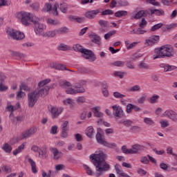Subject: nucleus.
<instances>
[{
	"instance_id": "nucleus-14",
	"label": "nucleus",
	"mask_w": 177,
	"mask_h": 177,
	"mask_svg": "<svg viewBox=\"0 0 177 177\" xmlns=\"http://www.w3.org/2000/svg\"><path fill=\"white\" fill-rule=\"evenodd\" d=\"M98 24H100V28L99 29L100 32H102V34L106 32L107 27H109V21L104 19H100L98 21Z\"/></svg>"
},
{
	"instance_id": "nucleus-25",
	"label": "nucleus",
	"mask_w": 177,
	"mask_h": 177,
	"mask_svg": "<svg viewBox=\"0 0 177 177\" xmlns=\"http://www.w3.org/2000/svg\"><path fill=\"white\" fill-rule=\"evenodd\" d=\"M27 15L21 21L24 26H30V21H31V14L28 12Z\"/></svg>"
},
{
	"instance_id": "nucleus-26",
	"label": "nucleus",
	"mask_w": 177,
	"mask_h": 177,
	"mask_svg": "<svg viewBox=\"0 0 177 177\" xmlns=\"http://www.w3.org/2000/svg\"><path fill=\"white\" fill-rule=\"evenodd\" d=\"M50 66L52 68H57L58 70H67L68 71H73L71 70L67 69V67H66V66L61 64H59L58 65H56V64H50Z\"/></svg>"
},
{
	"instance_id": "nucleus-41",
	"label": "nucleus",
	"mask_w": 177,
	"mask_h": 177,
	"mask_svg": "<svg viewBox=\"0 0 177 177\" xmlns=\"http://www.w3.org/2000/svg\"><path fill=\"white\" fill-rule=\"evenodd\" d=\"M128 15V12L120 10L118 11L115 13V17H123L124 16H127Z\"/></svg>"
},
{
	"instance_id": "nucleus-19",
	"label": "nucleus",
	"mask_w": 177,
	"mask_h": 177,
	"mask_svg": "<svg viewBox=\"0 0 177 177\" xmlns=\"http://www.w3.org/2000/svg\"><path fill=\"white\" fill-rule=\"evenodd\" d=\"M84 85H85V81H82V84L80 83H76L73 87L77 91V93H84L85 92V88H84Z\"/></svg>"
},
{
	"instance_id": "nucleus-1",
	"label": "nucleus",
	"mask_w": 177,
	"mask_h": 177,
	"mask_svg": "<svg viewBox=\"0 0 177 177\" xmlns=\"http://www.w3.org/2000/svg\"><path fill=\"white\" fill-rule=\"evenodd\" d=\"M90 160H91L92 164L95 167V172L93 173L92 169L86 165H84L83 167L86 171L88 175H94L96 177L103 176L107 171L110 170V165L106 162L107 160V155L104 151H100L98 153H93L90 156Z\"/></svg>"
},
{
	"instance_id": "nucleus-21",
	"label": "nucleus",
	"mask_w": 177,
	"mask_h": 177,
	"mask_svg": "<svg viewBox=\"0 0 177 177\" xmlns=\"http://www.w3.org/2000/svg\"><path fill=\"white\" fill-rule=\"evenodd\" d=\"M26 158L28 159V161L29 164L30 165L32 172L33 174H37V164L35 163L34 160H32L31 158H30L29 156H27L26 157Z\"/></svg>"
},
{
	"instance_id": "nucleus-33",
	"label": "nucleus",
	"mask_w": 177,
	"mask_h": 177,
	"mask_svg": "<svg viewBox=\"0 0 177 177\" xmlns=\"http://www.w3.org/2000/svg\"><path fill=\"white\" fill-rule=\"evenodd\" d=\"M6 111H10V117H12V115L13 114V111H15V106L12 105L10 102L7 103V106L6 107Z\"/></svg>"
},
{
	"instance_id": "nucleus-13",
	"label": "nucleus",
	"mask_w": 177,
	"mask_h": 177,
	"mask_svg": "<svg viewBox=\"0 0 177 177\" xmlns=\"http://www.w3.org/2000/svg\"><path fill=\"white\" fill-rule=\"evenodd\" d=\"M163 115L165 117H167V118H169V120H171V121H174V122H177V113L176 112L169 110V111H166L164 113Z\"/></svg>"
},
{
	"instance_id": "nucleus-23",
	"label": "nucleus",
	"mask_w": 177,
	"mask_h": 177,
	"mask_svg": "<svg viewBox=\"0 0 177 177\" xmlns=\"http://www.w3.org/2000/svg\"><path fill=\"white\" fill-rule=\"evenodd\" d=\"M144 147L140 145H134L132 146L131 154H136V153H139L141 150H143Z\"/></svg>"
},
{
	"instance_id": "nucleus-4",
	"label": "nucleus",
	"mask_w": 177,
	"mask_h": 177,
	"mask_svg": "<svg viewBox=\"0 0 177 177\" xmlns=\"http://www.w3.org/2000/svg\"><path fill=\"white\" fill-rule=\"evenodd\" d=\"M95 138L97 143L104 146V147H109V149H115L117 147L116 143H109L105 139H103V136L100 132L97 133Z\"/></svg>"
},
{
	"instance_id": "nucleus-63",
	"label": "nucleus",
	"mask_w": 177,
	"mask_h": 177,
	"mask_svg": "<svg viewBox=\"0 0 177 177\" xmlns=\"http://www.w3.org/2000/svg\"><path fill=\"white\" fill-rule=\"evenodd\" d=\"M159 97H160L159 95H153L149 99V103H152V104L156 103L157 100L159 99Z\"/></svg>"
},
{
	"instance_id": "nucleus-32",
	"label": "nucleus",
	"mask_w": 177,
	"mask_h": 177,
	"mask_svg": "<svg viewBox=\"0 0 177 177\" xmlns=\"http://www.w3.org/2000/svg\"><path fill=\"white\" fill-rule=\"evenodd\" d=\"M93 133H95V130L93 127H88L86 129V134L88 138H92L93 136Z\"/></svg>"
},
{
	"instance_id": "nucleus-39",
	"label": "nucleus",
	"mask_w": 177,
	"mask_h": 177,
	"mask_svg": "<svg viewBox=\"0 0 177 177\" xmlns=\"http://www.w3.org/2000/svg\"><path fill=\"white\" fill-rule=\"evenodd\" d=\"M58 8H59V10L61 12H62V13H67L68 8L67 7V4L66 3H61Z\"/></svg>"
},
{
	"instance_id": "nucleus-53",
	"label": "nucleus",
	"mask_w": 177,
	"mask_h": 177,
	"mask_svg": "<svg viewBox=\"0 0 177 177\" xmlns=\"http://www.w3.org/2000/svg\"><path fill=\"white\" fill-rule=\"evenodd\" d=\"M140 86L136 84L133 86H132L129 91V92H139L140 91Z\"/></svg>"
},
{
	"instance_id": "nucleus-51",
	"label": "nucleus",
	"mask_w": 177,
	"mask_h": 177,
	"mask_svg": "<svg viewBox=\"0 0 177 177\" xmlns=\"http://www.w3.org/2000/svg\"><path fill=\"white\" fill-rule=\"evenodd\" d=\"M130 131L131 132L136 133V132H140V131H142V129L139 126H132L130 128Z\"/></svg>"
},
{
	"instance_id": "nucleus-31",
	"label": "nucleus",
	"mask_w": 177,
	"mask_h": 177,
	"mask_svg": "<svg viewBox=\"0 0 177 177\" xmlns=\"http://www.w3.org/2000/svg\"><path fill=\"white\" fill-rule=\"evenodd\" d=\"M151 10V15H156V16H164L165 13L164 12V10L160 9V10Z\"/></svg>"
},
{
	"instance_id": "nucleus-48",
	"label": "nucleus",
	"mask_w": 177,
	"mask_h": 177,
	"mask_svg": "<svg viewBox=\"0 0 177 177\" xmlns=\"http://www.w3.org/2000/svg\"><path fill=\"white\" fill-rule=\"evenodd\" d=\"M66 93H67L68 95H75L77 93V90L76 89H74L73 88H68L66 90Z\"/></svg>"
},
{
	"instance_id": "nucleus-2",
	"label": "nucleus",
	"mask_w": 177,
	"mask_h": 177,
	"mask_svg": "<svg viewBox=\"0 0 177 177\" xmlns=\"http://www.w3.org/2000/svg\"><path fill=\"white\" fill-rule=\"evenodd\" d=\"M175 56V51L174 48L171 46L165 45L159 48L155 49V54L153 55V59H164V57H174Z\"/></svg>"
},
{
	"instance_id": "nucleus-62",
	"label": "nucleus",
	"mask_w": 177,
	"mask_h": 177,
	"mask_svg": "<svg viewBox=\"0 0 177 177\" xmlns=\"http://www.w3.org/2000/svg\"><path fill=\"white\" fill-rule=\"evenodd\" d=\"M20 91H26V92H28V91H30V88L26 83H23L20 86Z\"/></svg>"
},
{
	"instance_id": "nucleus-11",
	"label": "nucleus",
	"mask_w": 177,
	"mask_h": 177,
	"mask_svg": "<svg viewBox=\"0 0 177 177\" xmlns=\"http://www.w3.org/2000/svg\"><path fill=\"white\" fill-rule=\"evenodd\" d=\"M159 40L160 36L153 35L145 40V44L146 45V46H153V45H154V44H157V42H158Z\"/></svg>"
},
{
	"instance_id": "nucleus-64",
	"label": "nucleus",
	"mask_w": 177,
	"mask_h": 177,
	"mask_svg": "<svg viewBox=\"0 0 177 177\" xmlns=\"http://www.w3.org/2000/svg\"><path fill=\"white\" fill-rule=\"evenodd\" d=\"M133 34H136L137 35H140V34H145L146 30H142L140 28H138L136 30L135 29L133 30Z\"/></svg>"
},
{
	"instance_id": "nucleus-5",
	"label": "nucleus",
	"mask_w": 177,
	"mask_h": 177,
	"mask_svg": "<svg viewBox=\"0 0 177 177\" xmlns=\"http://www.w3.org/2000/svg\"><path fill=\"white\" fill-rule=\"evenodd\" d=\"M39 99V95L37 93V90L32 91L28 94V107H34L37 102Z\"/></svg>"
},
{
	"instance_id": "nucleus-10",
	"label": "nucleus",
	"mask_w": 177,
	"mask_h": 177,
	"mask_svg": "<svg viewBox=\"0 0 177 177\" xmlns=\"http://www.w3.org/2000/svg\"><path fill=\"white\" fill-rule=\"evenodd\" d=\"M48 111L51 113V117L53 120H55V118H57L59 117V114H62V112L63 111V109L59 110L56 106H53L52 105H50L48 106Z\"/></svg>"
},
{
	"instance_id": "nucleus-20",
	"label": "nucleus",
	"mask_w": 177,
	"mask_h": 177,
	"mask_svg": "<svg viewBox=\"0 0 177 177\" xmlns=\"http://www.w3.org/2000/svg\"><path fill=\"white\" fill-rule=\"evenodd\" d=\"M99 13H100V11H99V10H94L86 12L85 16L86 17H87V19H95V17H96V16H97Z\"/></svg>"
},
{
	"instance_id": "nucleus-29",
	"label": "nucleus",
	"mask_w": 177,
	"mask_h": 177,
	"mask_svg": "<svg viewBox=\"0 0 177 177\" xmlns=\"http://www.w3.org/2000/svg\"><path fill=\"white\" fill-rule=\"evenodd\" d=\"M56 35H57V30H50V31L46 32L43 35V37H48L50 38H53V37H55Z\"/></svg>"
},
{
	"instance_id": "nucleus-7",
	"label": "nucleus",
	"mask_w": 177,
	"mask_h": 177,
	"mask_svg": "<svg viewBox=\"0 0 177 177\" xmlns=\"http://www.w3.org/2000/svg\"><path fill=\"white\" fill-rule=\"evenodd\" d=\"M7 34L9 35V37H11L12 39H16L17 41H20L21 39H23L24 38V33L16 31L13 29H10L7 30Z\"/></svg>"
},
{
	"instance_id": "nucleus-60",
	"label": "nucleus",
	"mask_w": 177,
	"mask_h": 177,
	"mask_svg": "<svg viewBox=\"0 0 177 177\" xmlns=\"http://www.w3.org/2000/svg\"><path fill=\"white\" fill-rule=\"evenodd\" d=\"M113 96L116 99H122V97H125V95L121 94L120 92H114L113 93Z\"/></svg>"
},
{
	"instance_id": "nucleus-12",
	"label": "nucleus",
	"mask_w": 177,
	"mask_h": 177,
	"mask_svg": "<svg viewBox=\"0 0 177 177\" xmlns=\"http://www.w3.org/2000/svg\"><path fill=\"white\" fill-rule=\"evenodd\" d=\"M46 29V26L42 24H36L35 26V31L37 35H41L44 37V32Z\"/></svg>"
},
{
	"instance_id": "nucleus-34",
	"label": "nucleus",
	"mask_w": 177,
	"mask_h": 177,
	"mask_svg": "<svg viewBox=\"0 0 177 177\" xmlns=\"http://www.w3.org/2000/svg\"><path fill=\"white\" fill-rule=\"evenodd\" d=\"M68 33V28L67 27H62L59 28L57 30V34L62 35V34H67Z\"/></svg>"
},
{
	"instance_id": "nucleus-8",
	"label": "nucleus",
	"mask_w": 177,
	"mask_h": 177,
	"mask_svg": "<svg viewBox=\"0 0 177 177\" xmlns=\"http://www.w3.org/2000/svg\"><path fill=\"white\" fill-rule=\"evenodd\" d=\"M113 115L115 117L116 120H120L122 118L124 115V110L120 105H113L112 106Z\"/></svg>"
},
{
	"instance_id": "nucleus-55",
	"label": "nucleus",
	"mask_w": 177,
	"mask_h": 177,
	"mask_svg": "<svg viewBox=\"0 0 177 177\" xmlns=\"http://www.w3.org/2000/svg\"><path fill=\"white\" fill-rule=\"evenodd\" d=\"M79 71L80 73H86V74H91L92 73V71H91V69L88 68H80L79 69Z\"/></svg>"
},
{
	"instance_id": "nucleus-38",
	"label": "nucleus",
	"mask_w": 177,
	"mask_h": 177,
	"mask_svg": "<svg viewBox=\"0 0 177 177\" xmlns=\"http://www.w3.org/2000/svg\"><path fill=\"white\" fill-rule=\"evenodd\" d=\"M50 82V79H46L44 80L40 81L38 83L39 88H44V86H46V84H49Z\"/></svg>"
},
{
	"instance_id": "nucleus-61",
	"label": "nucleus",
	"mask_w": 177,
	"mask_h": 177,
	"mask_svg": "<svg viewBox=\"0 0 177 177\" xmlns=\"http://www.w3.org/2000/svg\"><path fill=\"white\" fill-rule=\"evenodd\" d=\"M147 26V21L145 18H142L141 22L139 24L140 28H145Z\"/></svg>"
},
{
	"instance_id": "nucleus-46",
	"label": "nucleus",
	"mask_w": 177,
	"mask_h": 177,
	"mask_svg": "<svg viewBox=\"0 0 177 177\" xmlns=\"http://www.w3.org/2000/svg\"><path fill=\"white\" fill-rule=\"evenodd\" d=\"M175 68H176V66L165 64L164 66V71L167 73V71H172V70H175Z\"/></svg>"
},
{
	"instance_id": "nucleus-40",
	"label": "nucleus",
	"mask_w": 177,
	"mask_h": 177,
	"mask_svg": "<svg viewBox=\"0 0 177 177\" xmlns=\"http://www.w3.org/2000/svg\"><path fill=\"white\" fill-rule=\"evenodd\" d=\"M2 149L6 153H10L12 151V146L9 145L8 143H5Z\"/></svg>"
},
{
	"instance_id": "nucleus-54",
	"label": "nucleus",
	"mask_w": 177,
	"mask_h": 177,
	"mask_svg": "<svg viewBox=\"0 0 177 177\" xmlns=\"http://www.w3.org/2000/svg\"><path fill=\"white\" fill-rule=\"evenodd\" d=\"M30 21L33 23L34 26L39 24V18L37 17L36 16L30 17Z\"/></svg>"
},
{
	"instance_id": "nucleus-47",
	"label": "nucleus",
	"mask_w": 177,
	"mask_h": 177,
	"mask_svg": "<svg viewBox=\"0 0 177 177\" xmlns=\"http://www.w3.org/2000/svg\"><path fill=\"white\" fill-rule=\"evenodd\" d=\"M73 50H75V52H80L81 53H82V50H84L82 46H81L80 44H75L73 46Z\"/></svg>"
},
{
	"instance_id": "nucleus-3",
	"label": "nucleus",
	"mask_w": 177,
	"mask_h": 177,
	"mask_svg": "<svg viewBox=\"0 0 177 177\" xmlns=\"http://www.w3.org/2000/svg\"><path fill=\"white\" fill-rule=\"evenodd\" d=\"M37 131V129L36 127H32L29 129L24 131L19 137H13L10 142L15 145V143H17V142H19V140L27 139V138H30V136H32V135H35Z\"/></svg>"
},
{
	"instance_id": "nucleus-56",
	"label": "nucleus",
	"mask_w": 177,
	"mask_h": 177,
	"mask_svg": "<svg viewBox=\"0 0 177 177\" xmlns=\"http://www.w3.org/2000/svg\"><path fill=\"white\" fill-rule=\"evenodd\" d=\"M132 110H133V104H128L127 105V114H131V113H132Z\"/></svg>"
},
{
	"instance_id": "nucleus-18",
	"label": "nucleus",
	"mask_w": 177,
	"mask_h": 177,
	"mask_svg": "<svg viewBox=\"0 0 177 177\" xmlns=\"http://www.w3.org/2000/svg\"><path fill=\"white\" fill-rule=\"evenodd\" d=\"M50 151H51L53 156V160H59V158H61L62 157V152L59 151L57 148L55 147H50L49 148Z\"/></svg>"
},
{
	"instance_id": "nucleus-58",
	"label": "nucleus",
	"mask_w": 177,
	"mask_h": 177,
	"mask_svg": "<svg viewBox=\"0 0 177 177\" xmlns=\"http://www.w3.org/2000/svg\"><path fill=\"white\" fill-rule=\"evenodd\" d=\"M162 27V23H159V24H157L154 26H153L151 27V31H156L157 30H160V28H161Z\"/></svg>"
},
{
	"instance_id": "nucleus-50",
	"label": "nucleus",
	"mask_w": 177,
	"mask_h": 177,
	"mask_svg": "<svg viewBox=\"0 0 177 177\" xmlns=\"http://www.w3.org/2000/svg\"><path fill=\"white\" fill-rule=\"evenodd\" d=\"M139 67L140 68H145V70H149L150 68V66L145 62H141L139 64Z\"/></svg>"
},
{
	"instance_id": "nucleus-36",
	"label": "nucleus",
	"mask_w": 177,
	"mask_h": 177,
	"mask_svg": "<svg viewBox=\"0 0 177 177\" xmlns=\"http://www.w3.org/2000/svg\"><path fill=\"white\" fill-rule=\"evenodd\" d=\"M1 171L6 172V174H10V172H12V167L8 165H4L1 167Z\"/></svg>"
},
{
	"instance_id": "nucleus-57",
	"label": "nucleus",
	"mask_w": 177,
	"mask_h": 177,
	"mask_svg": "<svg viewBox=\"0 0 177 177\" xmlns=\"http://www.w3.org/2000/svg\"><path fill=\"white\" fill-rule=\"evenodd\" d=\"M102 16H107V15H114V11L113 10H105L102 12Z\"/></svg>"
},
{
	"instance_id": "nucleus-52",
	"label": "nucleus",
	"mask_w": 177,
	"mask_h": 177,
	"mask_svg": "<svg viewBox=\"0 0 177 177\" xmlns=\"http://www.w3.org/2000/svg\"><path fill=\"white\" fill-rule=\"evenodd\" d=\"M122 151L124 153V154H132L131 149H129L127 148V146L123 145L122 147Z\"/></svg>"
},
{
	"instance_id": "nucleus-28",
	"label": "nucleus",
	"mask_w": 177,
	"mask_h": 177,
	"mask_svg": "<svg viewBox=\"0 0 177 177\" xmlns=\"http://www.w3.org/2000/svg\"><path fill=\"white\" fill-rule=\"evenodd\" d=\"M93 113H94L95 117H97V118H103V113L99 111V109L95 106L92 109Z\"/></svg>"
},
{
	"instance_id": "nucleus-30",
	"label": "nucleus",
	"mask_w": 177,
	"mask_h": 177,
	"mask_svg": "<svg viewBox=\"0 0 177 177\" xmlns=\"http://www.w3.org/2000/svg\"><path fill=\"white\" fill-rule=\"evenodd\" d=\"M26 146V142L21 144L20 146L18 147V149H16L13 151L12 154L13 156H17L19 153H21L23 150H24V147Z\"/></svg>"
},
{
	"instance_id": "nucleus-6",
	"label": "nucleus",
	"mask_w": 177,
	"mask_h": 177,
	"mask_svg": "<svg viewBox=\"0 0 177 177\" xmlns=\"http://www.w3.org/2000/svg\"><path fill=\"white\" fill-rule=\"evenodd\" d=\"M57 8H59V3H55L52 8V4L46 3L44 7L42 9L43 12H50L53 16H57L59 12H57Z\"/></svg>"
},
{
	"instance_id": "nucleus-35",
	"label": "nucleus",
	"mask_w": 177,
	"mask_h": 177,
	"mask_svg": "<svg viewBox=\"0 0 177 177\" xmlns=\"http://www.w3.org/2000/svg\"><path fill=\"white\" fill-rule=\"evenodd\" d=\"M119 124H123L124 127H127L128 128H129V127L132 126L133 122L132 120H122L119 121Z\"/></svg>"
},
{
	"instance_id": "nucleus-16",
	"label": "nucleus",
	"mask_w": 177,
	"mask_h": 177,
	"mask_svg": "<svg viewBox=\"0 0 177 177\" xmlns=\"http://www.w3.org/2000/svg\"><path fill=\"white\" fill-rule=\"evenodd\" d=\"M49 89L50 87L49 86H45L44 87H41L39 91H37V93H38L39 97L41 95L42 97H45L49 93Z\"/></svg>"
},
{
	"instance_id": "nucleus-24",
	"label": "nucleus",
	"mask_w": 177,
	"mask_h": 177,
	"mask_svg": "<svg viewBox=\"0 0 177 177\" xmlns=\"http://www.w3.org/2000/svg\"><path fill=\"white\" fill-rule=\"evenodd\" d=\"M146 16H147V11L140 10L133 16V19L138 20L142 19V17H146Z\"/></svg>"
},
{
	"instance_id": "nucleus-44",
	"label": "nucleus",
	"mask_w": 177,
	"mask_h": 177,
	"mask_svg": "<svg viewBox=\"0 0 177 177\" xmlns=\"http://www.w3.org/2000/svg\"><path fill=\"white\" fill-rule=\"evenodd\" d=\"M118 6H129V2L127 0H119L118 1Z\"/></svg>"
},
{
	"instance_id": "nucleus-17",
	"label": "nucleus",
	"mask_w": 177,
	"mask_h": 177,
	"mask_svg": "<svg viewBox=\"0 0 177 177\" xmlns=\"http://www.w3.org/2000/svg\"><path fill=\"white\" fill-rule=\"evenodd\" d=\"M90 38L91 39V42H93V44L102 45V38H100L99 35L93 32L90 35Z\"/></svg>"
},
{
	"instance_id": "nucleus-27",
	"label": "nucleus",
	"mask_w": 177,
	"mask_h": 177,
	"mask_svg": "<svg viewBox=\"0 0 177 177\" xmlns=\"http://www.w3.org/2000/svg\"><path fill=\"white\" fill-rule=\"evenodd\" d=\"M71 21H77V23H84L85 21V17H79L71 15L69 17Z\"/></svg>"
},
{
	"instance_id": "nucleus-42",
	"label": "nucleus",
	"mask_w": 177,
	"mask_h": 177,
	"mask_svg": "<svg viewBox=\"0 0 177 177\" xmlns=\"http://www.w3.org/2000/svg\"><path fill=\"white\" fill-rule=\"evenodd\" d=\"M28 12H19L16 14L17 19H23L25 17L28 16Z\"/></svg>"
},
{
	"instance_id": "nucleus-37",
	"label": "nucleus",
	"mask_w": 177,
	"mask_h": 177,
	"mask_svg": "<svg viewBox=\"0 0 177 177\" xmlns=\"http://www.w3.org/2000/svg\"><path fill=\"white\" fill-rule=\"evenodd\" d=\"M111 66H115V67H124L125 66V62L124 61H116L112 62Z\"/></svg>"
},
{
	"instance_id": "nucleus-45",
	"label": "nucleus",
	"mask_w": 177,
	"mask_h": 177,
	"mask_svg": "<svg viewBox=\"0 0 177 177\" xmlns=\"http://www.w3.org/2000/svg\"><path fill=\"white\" fill-rule=\"evenodd\" d=\"M115 34H117V30H111L104 35V39H109V38H111V37H113V35H114Z\"/></svg>"
},
{
	"instance_id": "nucleus-59",
	"label": "nucleus",
	"mask_w": 177,
	"mask_h": 177,
	"mask_svg": "<svg viewBox=\"0 0 177 177\" xmlns=\"http://www.w3.org/2000/svg\"><path fill=\"white\" fill-rule=\"evenodd\" d=\"M61 137L64 138V139L68 138V129H62Z\"/></svg>"
},
{
	"instance_id": "nucleus-15",
	"label": "nucleus",
	"mask_w": 177,
	"mask_h": 177,
	"mask_svg": "<svg viewBox=\"0 0 177 177\" xmlns=\"http://www.w3.org/2000/svg\"><path fill=\"white\" fill-rule=\"evenodd\" d=\"M5 80H6V75L0 72V92H3L8 89V86H5Z\"/></svg>"
},
{
	"instance_id": "nucleus-49",
	"label": "nucleus",
	"mask_w": 177,
	"mask_h": 177,
	"mask_svg": "<svg viewBox=\"0 0 177 177\" xmlns=\"http://www.w3.org/2000/svg\"><path fill=\"white\" fill-rule=\"evenodd\" d=\"M144 122L147 124V125H155L154 120H151L150 118H145L144 119Z\"/></svg>"
},
{
	"instance_id": "nucleus-43",
	"label": "nucleus",
	"mask_w": 177,
	"mask_h": 177,
	"mask_svg": "<svg viewBox=\"0 0 177 177\" xmlns=\"http://www.w3.org/2000/svg\"><path fill=\"white\" fill-rule=\"evenodd\" d=\"M146 97H147V94H142V96L138 99V104H144L146 102Z\"/></svg>"
},
{
	"instance_id": "nucleus-22",
	"label": "nucleus",
	"mask_w": 177,
	"mask_h": 177,
	"mask_svg": "<svg viewBox=\"0 0 177 177\" xmlns=\"http://www.w3.org/2000/svg\"><path fill=\"white\" fill-rule=\"evenodd\" d=\"M58 84L61 88H63V89L67 90L68 88L72 86L70 82H67V80H59Z\"/></svg>"
},
{
	"instance_id": "nucleus-9",
	"label": "nucleus",
	"mask_w": 177,
	"mask_h": 177,
	"mask_svg": "<svg viewBox=\"0 0 177 177\" xmlns=\"http://www.w3.org/2000/svg\"><path fill=\"white\" fill-rule=\"evenodd\" d=\"M82 56L84 59H89L90 62H95L96 60V55L91 50L84 48L82 51Z\"/></svg>"
}]
</instances>
